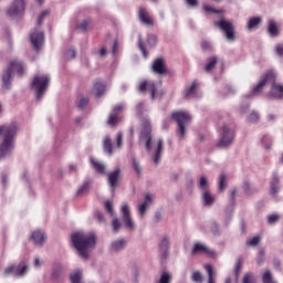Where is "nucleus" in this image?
I'll list each match as a JSON object with an SVG mask.
<instances>
[{
  "label": "nucleus",
  "mask_w": 283,
  "mask_h": 283,
  "mask_svg": "<svg viewBox=\"0 0 283 283\" xmlns=\"http://www.w3.org/2000/svg\"><path fill=\"white\" fill-rule=\"evenodd\" d=\"M71 241L82 260H87L92 250L96 248L95 233L77 231L71 235Z\"/></svg>",
  "instance_id": "f257e3e1"
},
{
  "label": "nucleus",
  "mask_w": 283,
  "mask_h": 283,
  "mask_svg": "<svg viewBox=\"0 0 283 283\" xmlns=\"http://www.w3.org/2000/svg\"><path fill=\"white\" fill-rule=\"evenodd\" d=\"M19 127L17 124H11L9 126H0V160H6L10 158L12 151H14V136H17Z\"/></svg>",
  "instance_id": "f03ea898"
},
{
  "label": "nucleus",
  "mask_w": 283,
  "mask_h": 283,
  "mask_svg": "<svg viewBox=\"0 0 283 283\" xmlns=\"http://www.w3.org/2000/svg\"><path fill=\"white\" fill-rule=\"evenodd\" d=\"M14 72L19 76L25 74V64L21 60H12L8 69L2 74V87L3 90H10L12 85V80L14 78Z\"/></svg>",
  "instance_id": "7ed1b4c3"
},
{
  "label": "nucleus",
  "mask_w": 283,
  "mask_h": 283,
  "mask_svg": "<svg viewBox=\"0 0 283 283\" xmlns=\"http://www.w3.org/2000/svg\"><path fill=\"white\" fill-rule=\"evenodd\" d=\"M174 120H176L177 136L179 140H182L187 136V125L191 123V115L187 111H177L171 114Z\"/></svg>",
  "instance_id": "20e7f679"
},
{
  "label": "nucleus",
  "mask_w": 283,
  "mask_h": 283,
  "mask_svg": "<svg viewBox=\"0 0 283 283\" xmlns=\"http://www.w3.org/2000/svg\"><path fill=\"white\" fill-rule=\"evenodd\" d=\"M50 75L45 73H38L32 81V88L35 92L36 101H41L50 87Z\"/></svg>",
  "instance_id": "39448f33"
},
{
  "label": "nucleus",
  "mask_w": 283,
  "mask_h": 283,
  "mask_svg": "<svg viewBox=\"0 0 283 283\" xmlns=\"http://www.w3.org/2000/svg\"><path fill=\"white\" fill-rule=\"evenodd\" d=\"M139 92L150 94L151 101H156V98H163V96H165L166 94L165 90H161L160 93L158 94V84L149 80H143L139 83Z\"/></svg>",
  "instance_id": "423d86ee"
},
{
  "label": "nucleus",
  "mask_w": 283,
  "mask_h": 283,
  "mask_svg": "<svg viewBox=\"0 0 283 283\" xmlns=\"http://www.w3.org/2000/svg\"><path fill=\"white\" fill-rule=\"evenodd\" d=\"M119 213L125 229L127 231H136V221L132 218V208L129 207V203H122Z\"/></svg>",
  "instance_id": "0eeeda50"
},
{
  "label": "nucleus",
  "mask_w": 283,
  "mask_h": 283,
  "mask_svg": "<svg viewBox=\"0 0 283 283\" xmlns=\"http://www.w3.org/2000/svg\"><path fill=\"white\" fill-rule=\"evenodd\" d=\"M277 80V73L273 70L268 71L259 81V83L252 88V92L250 95H245L247 98H251V96H258V94H261L262 90L266 87V84L270 83V81H276Z\"/></svg>",
  "instance_id": "6e6552de"
},
{
  "label": "nucleus",
  "mask_w": 283,
  "mask_h": 283,
  "mask_svg": "<svg viewBox=\"0 0 283 283\" xmlns=\"http://www.w3.org/2000/svg\"><path fill=\"white\" fill-rule=\"evenodd\" d=\"M235 138V132L229 125H223L221 129V138L218 143V147L220 149H227V147H231L233 140Z\"/></svg>",
  "instance_id": "1a4fd4ad"
},
{
  "label": "nucleus",
  "mask_w": 283,
  "mask_h": 283,
  "mask_svg": "<svg viewBox=\"0 0 283 283\" xmlns=\"http://www.w3.org/2000/svg\"><path fill=\"white\" fill-rule=\"evenodd\" d=\"M214 25L224 32L226 39L229 41V43H233V41H235V29L233 27V22L222 19L214 22Z\"/></svg>",
  "instance_id": "9d476101"
},
{
  "label": "nucleus",
  "mask_w": 283,
  "mask_h": 283,
  "mask_svg": "<svg viewBox=\"0 0 283 283\" xmlns=\"http://www.w3.org/2000/svg\"><path fill=\"white\" fill-rule=\"evenodd\" d=\"M140 140L146 143L147 151H151V123L148 118L142 122Z\"/></svg>",
  "instance_id": "9b49d317"
},
{
  "label": "nucleus",
  "mask_w": 283,
  "mask_h": 283,
  "mask_svg": "<svg viewBox=\"0 0 283 283\" xmlns=\"http://www.w3.org/2000/svg\"><path fill=\"white\" fill-rule=\"evenodd\" d=\"M23 12H25V0H13L7 10V15H9L10 19H17L21 17Z\"/></svg>",
  "instance_id": "f8f14e48"
},
{
  "label": "nucleus",
  "mask_w": 283,
  "mask_h": 283,
  "mask_svg": "<svg viewBox=\"0 0 283 283\" xmlns=\"http://www.w3.org/2000/svg\"><path fill=\"white\" fill-rule=\"evenodd\" d=\"M30 41L34 50H41V48H43V43H45V33L35 28L30 34Z\"/></svg>",
  "instance_id": "ddd939ff"
},
{
  "label": "nucleus",
  "mask_w": 283,
  "mask_h": 283,
  "mask_svg": "<svg viewBox=\"0 0 283 283\" xmlns=\"http://www.w3.org/2000/svg\"><path fill=\"white\" fill-rule=\"evenodd\" d=\"M31 242L34 244V247H38L39 249H41V247H44L45 242H48V233H45V230H34L31 233Z\"/></svg>",
  "instance_id": "4468645a"
},
{
  "label": "nucleus",
  "mask_w": 283,
  "mask_h": 283,
  "mask_svg": "<svg viewBox=\"0 0 283 283\" xmlns=\"http://www.w3.org/2000/svg\"><path fill=\"white\" fill-rule=\"evenodd\" d=\"M210 255V258H216V250L209 248V245L205 243L197 242L192 248V255H201V254Z\"/></svg>",
  "instance_id": "2eb2a0df"
},
{
  "label": "nucleus",
  "mask_w": 283,
  "mask_h": 283,
  "mask_svg": "<svg viewBox=\"0 0 283 283\" xmlns=\"http://www.w3.org/2000/svg\"><path fill=\"white\" fill-rule=\"evenodd\" d=\"M153 203H154V195L146 193L144 201L137 206V213L139 218H145V213H147V209H149Z\"/></svg>",
  "instance_id": "dca6fc26"
},
{
  "label": "nucleus",
  "mask_w": 283,
  "mask_h": 283,
  "mask_svg": "<svg viewBox=\"0 0 283 283\" xmlns=\"http://www.w3.org/2000/svg\"><path fill=\"white\" fill-rule=\"evenodd\" d=\"M127 247V240L119 238L111 242L109 251L112 253H120Z\"/></svg>",
  "instance_id": "f3484780"
},
{
  "label": "nucleus",
  "mask_w": 283,
  "mask_h": 283,
  "mask_svg": "<svg viewBox=\"0 0 283 283\" xmlns=\"http://www.w3.org/2000/svg\"><path fill=\"white\" fill-rule=\"evenodd\" d=\"M272 84L270 96L272 98H283V84H280L274 81H270Z\"/></svg>",
  "instance_id": "a211bd4d"
},
{
  "label": "nucleus",
  "mask_w": 283,
  "mask_h": 283,
  "mask_svg": "<svg viewBox=\"0 0 283 283\" xmlns=\"http://www.w3.org/2000/svg\"><path fill=\"white\" fill-rule=\"evenodd\" d=\"M120 180V169H115L113 172L108 174L107 181L109 187L116 189L118 187V181Z\"/></svg>",
  "instance_id": "6ab92c4d"
},
{
  "label": "nucleus",
  "mask_w": 283,
  "mask_h": 283,
  "mask_svg": "<svg viewBox=\"0 0 283 283\" xmlns=\"http://www.w3.org/2000/svg\"><path fill=\"white\" fill-rule=\"evenodd\" d=\"M151 70L155 74H167V66L164 59H157L153 62Z\"/></svg>",
  "instance_id": "aec40b11"
},
{
  "label": "nucleus",
  "mask_w": 283,
  "mask_h": 283,
  "mask_svg": "<svg viewBox=\"0 0 283 283\" xmlns=\"http://www.w3.org/2000/svg\"><path fill=\"white\" fill-rule=\"evenodd\" d=\"M124 108L125 107L123 106V104L116 105L114 107L113 114H111L108 118V125H111V127L118 125V114H120Z\"/></svg>",
  "instance_id": "412c9836"
},
{
  "label": "nucleus",
  "mask_w": 283,
  "mask_h": 283,
  "mask_svg": "<svg viewBox=\"0 0 283 283\" xmlns=\"http://www.w3.org/2000/svg\"><path fill=\"white\" fill-rule=\"evenodd\" d=\"M201 201L203 207H211L216 202V195L209 190H205L201 192Z\"/></svg>",
  "instance_id": "4be33fe9"
},
{
  "label": "nucleus",
  "mask_w": 283,
  "mask_h": 283,
  "mask_svg": "<svg viewBox=\"0 0 283 283\" xmlns=\"http://www.w3.org/2000/svg\"><path fill=\"white\" fill-rule=\"evenodd\" d=\"M268 34L272 38L280 36V24L275 20H269Z\"/></svg>",
  "instance_id": "5701e85b"
},
{
  "label": "nucleus",
  "mask_w": 283,
  "mask_h": 283,
  "mask_svg": "<svg viewBox=\"0 0 283 283\" xmlns=\"http://www.w3.org/2000/svg\"><path fill=\"white\" fill-rule=\"evenodd\" d=\"M139 21L144 23V25H154V19L149 15V12L145 8L139 9Z\"/></svg>",
  "instance_id": "b1692460"
},
{
  "label": "nucleus",
  "mask_w": 283,
  "mask_h": 283,
  "mask_svg": "<svg viewBox=\"0 0 283 283\" xmlns=\"http://www.w3.org/2000/svg\"><path fill=\"white\" fill-rule=\"evenodd\" d=\"M260 25H262V18L252 17L248 20L247 30H249V32H253V30H258Z\"/></svg>",
  "instance_id": "393cba45"
},
{
  "label": "nucleus",
  "mask_w": 283,
  "mask_h": 283,
  "mask_svg": "<svg viewBox=\"0 0 283 283\" xmlns=\"http://www.w3.org/2000/svg\"><path fill=\"white\" fill-rule=\"evenodd\" d=\"M163 146H164L163 139H158L157 146L155 148V153L153 155V161L156 165H160V158H163Z\"/></svg>",
  "instance_id": "a878e982"
},
{
  "label": "nucleus",
  "mask_w": 283,
  "mask_h": 283,
  "mask_svg": "<svg viewBox=\"0 0 283 283\" xmlns=\"http://www.w3.org/2000/svg\"><path fill=\"white\" fill-rule=\"evenodd\" d=\"M28 273H30V264L28 262L22 261L17 264V277H25Z\"/></svg>",
  "instance_id": "bb28decb"
},
{
  "label": "nucleus",
  "mask_w": 283,
  "mask_h": 283,
  "mask_svg": "<svg viewBox=\"0 0 283 283\" xmlns=\"http://www.w3.org/2000/svg\"><path fill=\"white\" fill-rule=\"evenodd\" d=\"M106 92V87L105 84L101 81L95 82L92 88V94H94L96 96V98H101V96H103V94H105Z\"/></svg>",
  "instance_id": "cd10ccee"
},
{
  "label": "nucleus",
  "mask_w": 283,
  "mask_h": 283,
  "mask_svg": "<svg viewBox=\"0 0 283 283\" xmlns=\"http://www.w3.org/2000/svg\"><path fill=\"white\" fill-rule=\"evenodd\" d=\"M159 251L161 258H167L169 255V238L165 237L159 242Z\"/></svg>",
  "instance_id": "c85d7f7f"
},
{
  "label": "nucleus",
  "mask_w": 283,
  "mask_h": 283,
  "mask_svg": "<svg viewBox=\"0 0 283 283\" xmlns=\"http://www.w3.org/2000/svg\"><path fill=\"white\" fill-rule=\"evenodd\" d=\"M91 165H93V168L97 174L105 176V171H107V166H105V164L98 161L95 158H91Z\"/></svg>",
  "instance_id": "c756f323"
},
{
  "label": "nucleus",
  "mask_w": 283,
  "mask_h": 283,
  "mask_svg": "<svg viewBox=\"0 0 283 283\" xmlns=\"http://www.w3.org/2000/svg\"><path fill=\"white\" fill-rule=\"evenodd\" d=\"M198 85L196 84V82H193L191 85H189L182 93L184 98H196V94H197V88Z\"/></svg>",
  "instance_id": "7c9ffc66"
},
{
  "label": "nucleus",
  "mask_w": 283,
  "mask_h": 283,
  "mask_svg": "<svg viewBox=\"0 0 283 283\" xmlns=\"http://www.w3.org/2000/svg\"><path fill=\"white\" fill-rule=\"evenodd\" d=\"M262 147L265 151H271L273 149V138L269 135H263L260 139Z\"/></svg>",
  "instance_id": "2f4dec72"
},
{
  "label": "nucleus",
  "mask_w": 283,
  "mask_h": 283,
  "mask_svg": "<svg viewBox=\"0 0 283 283\" xmlns=\"http://www.w3.org/2000/svg\"><path fill=\"white\" fill-rule=\"evenodd\" d=\"M70 282L71 283H83V270H74L70 274Z\"/></svg>",
  "instance_id": "473e14b6"
},
{
  "label": "nucleus",
  "mask_w": 283,
  "mask_h": 283,
  "mask_svg": "<svg viewBox=\"0 0 283 283\" xmlns=\"http://www.w3.org/2000/svg\"><path fill=\"white\" fill-rule=\"evenodd\" d=\"M103 148L105 154H107L108 156H112V154H114V146L112 145V138H109V136L104 137Z\"/></svg>",
  "instance_id": "72a5a7b5"
},
{
  "label": "nucleus",
  "mask_w": 283,
  "mask_h": 283,
  "mask_svg": "<svg viewBox=\"0 0 283 283\" xmlns=\"http://www.w3.org/2000/svg\"><path fill=\"white\" fill-rule=\"evenodd\" d=\"M247 123L250 125H258V123H260V113L258 111H251L247 116Z\"/></svg>",
  "instance_id": "f704fd0d"
},
{
  "label": "nucleus",
  "mask_w": 283,
  "mask_h": 283,
  "mask_svg": "<svg viewBox=\"0 0 283 283\" xmlns=\"http://www.w3.org/2000/svg\"><path fill=\"white\" fill-rule=\"evenodd\" d=\"M198 188H199L201 191H209V178H207V176L201 175V176L199 177Z\"/></svg>",
  "instance_id": "c9c22d12"
},
{
  "label": "nucleus",
  "mask_w": 283,
  "mask_h": 283,
  "mask_svg": "<svg viewBox=\"0 0 283 283\" xmlns=\"http://www.w3.org/2000/svg\"><path fill=\"white\" fill-rule=\"evenodd\" d=\"M218 64V56H211L208 59L205 71L206 72H213L216 65Z\"/></svg>",
  "instance_id": "e433bc0d"
},
{
  "label": "nucleus",
  "mask_w": 283,
  "mask_h": 283,
  "mask_svg": "<svg viewBox=\"0 0 283 283\" xmlns=\"http://www.w3.org/2000/svg\"><path fill=\"white\" fill-rule=\"evenodd\" d=\"M76 48L71 46L64 51V59L65 61H74L76 59Z\"/></svg>",
  "instance_id": "4c0bfd02"
},
{
  "label": "nucleus",
  "mask_w": 283,
  "mask_h": 283,
  "mask_svg": "<svg viewBox=\"0 0 283 283\" xmlns=\"http://www.w3.org/2000/svg\"><path fill=\"white\" fill-rule=\"evenodd\" d=\"M271 196H277L280 193V179L273 178L270 187Z\"/></svg>",
  "instance_id": "58836bf2"
},
{
  "label": "nucleus",
  "mask_w": 283,
  "mask_h": 283,
  "mask_svg": "<svg viewBox=\"0 0 283 283\" xmlns=\"http://www.w3.org/2000/svg\"><path fill=\"white\" fill-rule=\"evenodd\" d=\"M9 275H13V277H17V264L8 265L3 271V276L9 277Z\"/></svg>",
  "instance_id": "ea45409f"
},
{
  "label": "nucleus",
  "mask_w": 283,
  "mask_h": 283,
  "mask_svg": "<svg viewBox=\"0 0 283 283\" xmlns=\"http://www.w3.org/2000/svg\"><path fill=\"white\" fill-rule=\"evenodd\" d=\"M205 269L208 273V283H216V271H213V266L208 264Z\"/></svg>",
  "instance_id": "a19ab883"
},
{
  "label": "nucleus",
  "mask_w": 283,
  "mask_h": 283,
  "mask_svg": "<svg viewBox=\"0 0 283 283\" xmlns=\"http://www.w3.org/2000/svg\"><path fill=\"white\" fill-rule=\"evenodd\" d=\"M224 189H227V175L221 174L219 176L218 191L222 192Z\"/></svg>",
  "instance_id": "79ce46f5"
},
{
  "label": "nucleus",
  "mask_w": 283,
  "mask_h": 283,
  "mask_svg": "<svg viewBox=\"0 0 283 283\" xmlns=\"http://www.w3.org/2000/svg\"><path fill=\"white\" fill-rule=\"evenodd\" d=\"M263 283H277V281H275V279H273V273H271V271L266 270L263 273L262 276Z\"/></svg>",
  "instance_id": "37998d69"
},
{
  "label": "nucleus",
  "mask_w": 283,
  "mask_h": 283,
  "mask_svg": "<svg viewBox=\"0 0 283 283\" xmlns=\"http://www.w3.org/2000/svg\"><path fill=\"white\" fill-rule=\"evenodd\" d=\"M104 207H105L107 213H109L111 218L116 217V212L114 211V202L105 201Z\"/></svg>",
  "instance_id": "c03bdc74"
},
{
  "label": "nucleus",
  "mask_w": 283,
  "mask_h": 283,
  "mask_svg": "<svg viewBox=\"0 0 283 283\" xmlns=\"http://www.w3.org/2000/svg\"><path fill=\"white\" fill-rule=\"evenodd\" d=\"M138 45L142 51V54L145 59L149 56V53L147 52V46H145V42L143 41V36L139 35L138 38Z\"/></svg>",
  "instance_id": "a18cd8bd"
},
{
  "label": "nucleus",
  "mask_w": 283,
  "mask_h": 283,
  "mask_svg": "<svg viewBox=\"0 0 283 283\" xmlns=\"http://www.w3.org/2000/svg\"><path fill=\"white\" fill-rule=\"evenodd\" d=\"M112 227H113V231H115V233H118V231H120L123 224L120 223V220L115 217L112 220Z\"/></svg>",
  "instance_id": "49530a36"
},
{
  "label": "nucleus",
  "mask_w": 283,
  "mask_h": 283,
  "mask_svg": "<svg viewBox=\"0 0 283 283\" xmlns=\"http://www.w3.org/2000/svg\"><path fill=\"white\" fill-rule=\"evenodd\" d=\"M242 283H258V282H255V276L253 275V273L248 272L244 274Z\"/></svg>",
  "instance_id": "de8ad7c7"
},
{
  "label": "nucleus",
  "mask_w": 283,
  "mask_h": 283,
  "mask_svg": "<svg viewBox=\"0 0 283 283\" xmlns=\"http://www.w3.org/2000/svg\"><path fill=\"white\" fill-rule=\"evenodd\" d=\"M87 28H90V20H82L77 23V30H80V32H85Z\"/></svg>",
  "instance_id": "09e8293b"
},
{
  "label": "nucleus",
  "mask_w": 283,
  "mask_h": 283,
  "mask_svg": "<svg viewBox=\"0 0 283 283\" xmlns=\"http://www.w3.org/2000/svg\"><path fill=\"white\" fill-rule=\"evenodd\" d=\"M262 242V238L256 235L247 241L248 247H258Z\"/></svg>",
  "instance_id": "8fccbe9b"
},
{
  "label": "nucleus",
  "mask_w": 283,
  "mask_h": 283,
  "mask_svg": "<svg viewBox=\"0 0 283 283\" xmlns=\"http://www.w3.org/2000/svg\"><path fill=\"white\" fill-rule=\"evenodd\" d=\"M241 272H242V261L239 260L234 266L235 283H238Z\"/></svg>",
  "instance_id": "3c124183"
},
{
  "label": "nucleus",
  "mask_w": 283,
  "mask_h": 283,
  "mask_svg": "<svg viewBox=\"0 0 283 283\" xmlns=\"http://www.w3.org/2000/svg\"><path fill=\"white\" fill-rule=\"evenodd\" d=\"M157 283H171V274L164 272Z\"/></svg>",
  "instance_id": "603ef678"
},
{
  "label": "nucleus",
  "mask_w": 283,
  "mask_h": 283,
  "mask_svg": "<svg viewBox=\"0 0 283 283\" xmlns=\"http://www.w3.org/2000/svg\"><path fill=\"white\" fill-rule=\"evenodd\" d=\"M274 53L276 56H280V59H283V42L276 43L274 45Z\"/></svg>",
  "instance_id": "864d4df0"
},
{
  "label": "nucleus",
  "mask_w": 283,
  "mask_h": 283,
  "mask_svg": "<svg viewBox=\"0 0 283 283\" xmlns=\"http://www.w3.org/2000/svg\"><path fill=\"white\" fill-rule=\"evenodd\" d=\"M281 216L277 213H273L268 216V223L269 224H276V222H280Z\"/></svg>",
  "instance_id": "5fc2aeb1"
},
{
  "label": "nucleus",
  "mask_w": 283,
  "mask_h": 283,
  "mask_svg": "<svg viewBox=\"0 0 283 283\" xmlns=\"http://www.w3.org/2000/svg\"><path fill=\"white\" fill-rule=\"evenodd\" d=\"M87 189H90V181H85L76 191L77 196H83V193H85V191H87Z\"/></svg>",
  "instance_id": "6e6d98bb"
},
{
  "label": "nucleus",
  "mask_w": 283,
  "mask_h": 283,
  "mask_svg": "<svg viewBox=\"0 0 283 283\" xmlns=\"http://www.w3.org/2000/svg\"><path fill=\"white\" fill-rule=\"evenodd\" d=\"M203 10L208 12V14H222V10L213 9V7L205 6Z\"/></svg>",
  "instance_id": "4d7b16f0"
},
{
  "label": "nucleus",
  "mask_w": 283,
  "mask_h": 283,
  "mask_svg": "<svg viewBox=\"0 0 283 283\" xmlns=\"http://www.w3.org/2000/svg\"><path fill=\"white\" fill-rule=\"evenodd\" d=\"M242 189L248 196H251V193H253V188L251 187V184H249V181H244L242 184Z\"/></svg>",
  "instance_id": "13d9d810"
},
{
  "label": "nucleus",
  "mask_w": 283,
  "mask_h": 283,
  "mask_svg": "<svg viewBox=\"0 0 283 283\" xmlns=\"http://www.w3.org/2000/svg\"><path fill=\"white\" fill-rule=\"evenodd\" d=\"M210 230L213 235H220V224H218L217 222L211 223Z\"/></svg>",
  "instance_id": "bf43d9fd"
},
{
  "label": "nucleus",
  "mask_w": 283,
  "mask_h": 283,
  "mask_svg": "<svg viewBox=\"0 0 283 283\" xmlns=\"http://www.w3.org/2000/svg\"><path fill=\"white\" fill-rule=\"evenodd\" d=\"M90 103V99L87 97H80L77 102V107L80 109H83V107H87V104Z\"/></svg>",
  "instance_id": "052dcab7"
},
{
  "label": "nucleus",
  "mask_w": 283,
  "mask_h": 283,
  "mask_svg": "<svg viewBox=\"0 0 283 283\" xmlns=\"http://www.w3.org/2000/svg\"><path fill=\"white\" fill-rule=\"evenodd\" d=\"M133 169L136 171V174H143V168L140 167V163H138L137 159H133Z\"/></svg>",
  "instance_id": "680f3d73"
},
{
  "label": "nucleus",
  "mask_w": 283,
  "mask_h": 283,
  "mask_svg": "<svg viewBox=\"0 0 283 283\" xmlns=\"http://www.w3.org/2000/svg\"><path fill=\"white\" fill-rule=\"evenodd\" d=\"M116 147L117 149H122L123 148V133H117L116 136Z\"/></svg>",
  "instance_id": "e2e57ef3"
},
{
  "label": "nucleus",
  "mask_w": 283,
  "mask_h": 283,
  "mask_svg": "<svg viewBox=\"0 0 283 283\" xmlns=\"http://www.w3.org/2000/svg\"><path fill=\"white\" fill-rule=\"evenodd\" d=\"M192 281H195L196 283H202V274L200 272H193Z\"/></svg>",
  "instance_id": "0e129e2a"
},
{
  "label": "nucleus",
  "mask_w": 283,
  "mask_h": 283,
  "mask_svg": "<svg viewBox=\"0 0 283 283\" xmlns=\"http://www.w3.org/2000/svg\"><path fill=\"white\" fill-rule=\"evenodd\" d=\"M48 14H50V11L45 10L39 15L38 25H41V23H43V20L48 17Z\"/></svg>",
  "instance_id": "69168bd1"
},
{
  "label": "nucleus",
  "mask_w": 283,
  "mask_h": 283,
  "mask_svg": "<svg viewBox=\"0 0 283 283\" xmlns=\"http://www.w3.org/2000/svg\"><path fill=\"white\" fill-rule=\"evenodd\" d=\"M156 43H158V39L156 38V35L154 34L148 35V44H150V46L154 48Z\"/></svg>",
  "instance_id": "338daca9"
},
{
  "label": "nucleus",
  "mask_w": 283,
  "mask_h": 283,
  "mask_svg": "<svg viewBox=\"0 0 283 283\" xmlns=\"http://www.w3.org/2000/svg\"><path fill=\"white\" fill-rule=\"evenodd\" d=\"M42 265H43V261L41 260V258L35 256L33 261L34 269H41Z\"/></svg>",
  "instance_id": "774afa93"
}]
</instances>
